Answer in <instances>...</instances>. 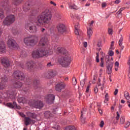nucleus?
Returning a JSON list of instances; mask_svg holds the SVG:
<instances>
[{"mask_svg": "<svg viewBox=\"0 0 130 130\" xmlns=\"http://www.w3.org/2000/svg\"><path fill=\"white\" fill-rule=\"evenodd\" d=\"M39 45L43 47L37 49L32 52L31 55L33 58H40L47 55V54L48 55L52 54V50L49 48V45H48V40L46 36H42Z\"/></svg>", "mask_w": 130, "mask_h": 130, "instance_id": "nucleus-1", "label": "nucleus"}, {"mask_svg": "<svg viewBox=\"0 0 130 130\" xmlns=\"http://www.w3.org/2000/svg\"><path fill=\"white\" fill-rule=\"evenodd\" d=\"M52 19V14L49 12L48 10H46L40 14L35 21L37 26H45V25H49L51 19Z\"/></svg>", "mask_w": 130, "mask_h": 130, "instance_id": "nucleus-2", "label": "nucleus"}, {"mask_svg": "<svg viewBox=\"0 0 130 130\" xmlns=\"http://www.w3.org/2000/svg\"><path fill=\"white\" fill-rule=\"evenodd\" d=\"M57 51L61 54H63L61 58H59L58 62L63 67H68L71 63V57L69 56V53L67 52V50L64 48L58 47L57 49Z\"/></svg>", "mask_w": 130, "mask_h": 130, "instance_id": "nucleus-3", "label": "nucleus"}, {"mask_svg": "<svg viewBox=\"0 0 130 130\" xmlns=\"http://www.w3.org/2000/svg\"><path fill=\"white\" fill-rule=\"evenodd\" d=\"M26 114L27 117H25L24 118V124L26 126H27L29 125V124H31V123H35V120H34V119H36V117H37L36 114H35V113L27 112Z\"/></svg>", "mask_w": 130, "mask_h": 130, "instance_id": "nucleus-4", "label": "nucleus"}, {"mask_svg": "<svg viewBox=\"0 0 130 130\" xmlns=\"http://www.w3.org/2000/svg\"><path fill=\"white\" fill-rule=\"evenodd\" d=\"M24 42L27 46H33L38 42V38L35 36H29L24 38Z\"/></svg>", "mask_w": 130, "mask_h": 130, "instance_id": "nucleus-5", "label": "nucleus"}, {"mask_svg": "<svg viewBox=\"0 0 130 130\" xmlns=\"http://www.w3.org/2000/svg\"><path fill=\"white\" fill-rule=\"evenodd\" d=\"M41 68V64H39V63H34L32 61H27L25 64V69H27L28 71H31L34 69L40 70Z\"/></svg>", "mask_w": 130, "mask_h": 130, "instance_id": "nucleus-6", "label": "nucleus"}, {"mask_svg": "<svg viewBox=\"0 0 130 130\" xmlns=\"http://www.w3.org/2000/svg\"><path fill=\"white\" fill-rule=\"evenodd\" d=\"M1 98L15 99V98H16V93L14 92H11L10 90H7L4 92H0V99Z\"/></svg>", "mask_w": 130, "mask_h": 130, "instance_id": "nucleus-7", "label": "nucleus"}, {"mask_svg": "<svg viewBox=\"0 0 130 130\" xmlns=\"http://www.w3.org/2000/svg\"><path fill=\"white\" fill-rule=\"evenodd\" d=\"M25 28L26 30H28L30 33H36L37 32V27L31 21L25 24Z\"/></svg>", "mask_w": 130, "mask_h": 130, "instance_id": "nucleus-8", "label": "nucleus"}, {"mask_svg": "<svg viewBox=\"0 0 130 130\" xmlns=\"http://www.w3.org/2000/svg\"><path fill=\"white\" fill-rule=\"evenodd\" d=\"M15 21H16L15 16H14V15H10L6 17L3 23L4 25L6 26H10V25L13 24Z\"/></svg>", "mask_w": 130, "mask_h": 130, "instance_id": "nucleus-9", "label": "nucleus"}, {"mask_svg": "<svg viewBox=\"0 0 130 130\" xmlns=\"http://www.w3.org/2000/svg\"><path fill=\"white\" fill-rule=\"evenodd\" d=\"M8 81V77L5 75L1 76L0 79V90H4L6 88V83Z\"/></svg>", "mask_w": 130, "mask_h": 130, "instance_id": "nucleus-10", "label": "nucleus"}, {"mask_svg": "<svg viewBox=\"0 0 130 130\" xmlns=\"http://www.w3.org/2000/svg\"><path fill=\"white\" fill-rule=\"evenodd\" d=\"M13 76L14 78L17 80L23 81V80L25 79V75H24V73L21 72L20 71H15L13 74Z\"/></svg>", "mask_w": 130, "mask_h": 130, "instance_id": "nucleus-11", "label": "nucleus"}, {"mask_svg": "<svg viewBox=\"0 0 130 130\" xmlns=\"http://www.w3.org/2000/svg\"><path fill=\"white\" fill-rule=\"evenodd\" d=\"M0 59L1 63L3 64L5 69H7V68H9V67L11 66L10 60H9V58L7 57H1Z\"/></svg>", "mask_w": 130, "mask_h": 130, "instance_id": "nucleus-12", "label": "nucleus"}, {"mask_svg": "<svg viewBox=\"0 0 130 130\" xmlns=\"http://www.w3.org/2000/svg\"><path fill=\"white\" fill-rule=\"evenodd\" d=\"M31 106L35 108H42L43 107V103L40 101H33L31 103Z\"/></svg>", "mask_w": 130, "mask_h": 130, "instance_id": "nucleus-13", "label": "nucleus"}, {"mask_svg": "<svg viewBox=\"0 0 130 130\" xmlns=\"http://www.w3.org/2000/svg\"><path fill=\"white\" fill-rule=\"evenodd\" d=\"M7 44L9 47H13V48L17 47V42H16V41L12 38H9L8 39V41H7Z\"/></svg>", "mask_w": 130, "mask_h": 130, "instance_id": "nucleus-14", "label": "nucleus"}, {"mask_svg": "<svg viewBox=\"0 0 130 130\" xmlns=\"http://www.w3.org/2000/svg\"><path fill=\"white\" fill-rule=\"evenodd\" d=\"M57 30L58 33L62 34V33H64V32L66 31V26L64 24H59L57 25Z\"/></svg>", "mask_w": 130, "mask_h": 130, "instance_id": "nucleus-15", "label": "nucleus"}, {"mask_svg": "<svg viewBox=\"0 0 130 130\" xmlns=\"http://www.w3.org/2000/svg\"><path fill=\"white\" fill-rule=\"evenodd\" d=\"M64 87H66V84L63 82H61L56 85L55 90L58 92H60L62 89H64Z\"/></svg>", "mask_w": 130, "mask_h": 130, "instance_id": "nucleus-16", "label": "nucleus"}, {"mask_svg": "<svg viewBox=\"0 0 130 130\" xmlns=\"http://www.w3.org/2000/svg\"><path fill=\"white\" fill-rule=\"evenodd\" d=\"M55 96L53 94H48L46 96V99L47 103H53L54 101Z\"/></svg>", "mask_w": 130, "mask_h": 130, "instance_id": "nucleus-17", "label": "nucleus"}, {"mask_svg": "<svg viewBox=\"0 0 130 130\" xmlns=\"http://www.w3.org/2000/svg\"><path fill=\"white\" fill-rule=\"evenodd\" d=\"M6 106L10 108H17V109H21V107L19 106H17V103L15 102H13V104L8 103L6 104Z\"/></svg>", "mask_w": 130, "mask_h": 130, "instance_id": "nucleus-18", "label": "nucleus"}, {"mask_svg": "<svg viewBox=\"0 0 130 130\" xmlns=\"http://www.w3.org/2000/svg\"><path fill=\"white\" fill-rule=\"evenodd\" d=\"M6 52V45L5 43L3 41H0V53L3 54Z\"/></svg>", "mask_w": 130, "mask_h": 130, "instance_id": "nucleus-19", "label": "nucleus"}, {"mask_svg": "<svg viewBox=\"0 0 130 130\" xmlns=\"http://www.w3.org/2000/svg\"><path fill=\"white\" fill-rule=\"evenodd\" d=\"M22 86H23V84H22L21 82L20 81L15 82L13 84V87H14V88H16V89H19L21 88Z\"/></svg>", "mask_w": 130, "mask_h": 130, "instance_id": "nucleus-20", "label": "nucleus"}, {"mask_svg": "<svg viewBox=\"0 0 130 130\" xmlns=\"http://www.w3.org/2000/svg\"><path fill=\"white\" fill-rule=\"evenodd\" d=\"M17 101L19 102V103H27V99L23 97H18L17 99Z\"/></svg>", "mask_w": 130, "mask_h": 130, "instance_id": "nucleus-21", "label": "nucleus"}, {"mask_svg": "<svg viewBox=\"0 0 130 130\" xmlns=\"http://www.w3.org/2000/svg\"><path fill=\"white\" fill-rule=\"evenodd\" d=\"M48 75L49 79H51V78H53V77H55V76L56 75V72L50 71L48 72Z\"/></svg>", "mask_w": 130, "mask_h": 130, "instance_id": "nucleus-22", "label": "nucleus"}, {"mask_svg": "<svg viewBox=\"0 0 130 130\" xmlns=\"http://www.w3.org/2000/svg\"><path fill=\"white\" fill-rule=\"evenodd\" d=\"M87 37L88 39H90V37L92 36V34H93V30H92V28L91 27L87 28Z\"/></svg>", "mask_w": 130, "mask_h": 130, "instance_id": "nucleus-23", "label": "nucleus"}, {"mask_svg": "<svg viewBox=\"0 0 130 130\" xmlns=\"http://www.w3.org/2000/svg\"><path fill=\"white\" fill-rule=\"evenodd\" d=\"M44 116L46 118H50L52 116V114L49 111H46L44 113Z\"/></svg>", "mask_w": 130, "mask_h": 130, "instance_id": "nucleus-24", "label": "nucleus"}, {"mask_svg": "<svg viewBox=\"0 0 130 130\" xmlns=\"http://www.w3.org/2000/svg\"><path fill=\"white\" fill-rule=\"evenodd\" d=\"M23 11L27 12L30 9V4L28 3H26L23 6Z\"/></svg>", "mask_w": 130, "mask_h": 130, "instance_id": "nucleus-25", "label": "nucleus"}, {"mask_svg": "<svg viewBox=\"0 0 130 130\" xmlns=\"http://www.w3.org/2000/svg\"><path fill=\"white\" fill-rule=\"evenodd\" d=\"M122 41H123V39L122 37H121L118 42L119 45L121 48V50H123V48H124V46H122Z\"/></svg>", "mask_w": 130, "mask_h": 130, "instance_id": "nucleus-26", "label": "nucleus"}, {"mask_svg": "<svg viewBox=\"0 0 130 130\" xmlns=\"http://www.w3.org/2000/svg\"><path fill=\"white\" fill-rule=\"evenodd\" d=\"M124 96L125 98H126V100L127 101H130V96H129V93L127 91H125L124 93Z\"/></svg>", "mask_w": 130, "mask_h": 130, "instance_id": "nucleus-27", "label": "nucleus"}, {"mask_svg": "<svg viewBox=\"0 0 130 130\" xmlns=\"http://www.w3.org/2000/svg\"><path fill=\"white\" fill-rule=\"evenodd\" d=\"M111 60H113V58H112V57H110V56L109 55L106 56V63H110L109 61H111Z\"/></svg>", "mask_w": 130, "mask_h": 130, "instance_id": "nucleus-28", "label": "nucleus"}, {"mask_svg": "<svg viewBox=\"0 0 130 130\" xmlns=\"http://www.w3.org/2000/svg\"><path fill=\"white\" fill-rule=\"evenodd\" d=\"M22 0H13L12 3L15 6H18V5H20V4L22 3Z\"/></svg>", "mask_w": 130, "mask_h": 130, "instance_id": "nucleus-29", "label": "nucleus"}, {"mask_svg": "<svg viewBox=\"0 0 130 130\" xmlns=\"http://www.w3.org/2000/svg\"><path fill=\"white\" fill-rule=\"evenodd\" d=\"M38 11H39V9L34 8L31 11V14L32 16H34L35 14H37L38 13Z\"/></svg>", "mask_w": 130, "mask_h": 130, "instance_id": "nucleus-30", "label": "nucleus"}, {"mask_svg": "<svg viewBox=\"0 0 130 130\" xmlns=\"http://www.w3.org/2000/svg\"><path fill=\"white\" fill-rule=\"evenodd\" d=\"M39 84V80L36 79L33 82V86L35 87V88L36 89L37 88V86Z\"/></svg>", "mask_w": 130, "mask_h": 130, "instance_id": "nucleus-31", "label": "nucleus"}, {"mask_svg": "<svg viewBox=\"0 0 130 130\" xmlns=\"http://www.w3.org/2000/svg\"><path fill=\"white\" fill-rule=\"evenodd\" d=\"M64 130H76V127L74 126H68L65 128Z\"/></svg>", "mask_w": 130, "mask_h": 130, "instance_id": "nucleus-32", "label": "nucleus"}, {"mask_svg": "<svg viewBox=\"0 0 130 130\" xmlns=\"http://www.w3.org/2000/svg\"><path fill=\"white\" fill-rule=\"evenodd\" d=\"M75 33L76 35H80V29H79V27H77V25H75Z\"/></svg>", "mask_w": 130, "mask_h": 130, "instance_id": "nucleus-33", "label": "nucleus"}, {"mask_svg": "<svg viewBox=\"0 0 130 130\" xmlns=\"http://www.w3.org/2000/svg\"><path fill=\"white\" fill-rule=\"evenodd\" d=\"M20 56L21 57H26L27 56V53L26 51H22L20 52Z\"/></svg>", "mask_w": 130, "mask_h": 130, "instance_id": "nucleus-34", "label": "nucleus"}, {"mask_svg": "<svg viewBox=\"0 0 130 130\" xmlns=\"http://www.w3.org/2000/svg\"><path fill=\"white\" fill-rule=\"evenodd\" d=\"M124 121H125V118H124V116H122L120 118V123L121 124H123Z\"/></svg>", "mask_w": 130, "mask_h": 130, "instance_id": "nucleus-35", "label": "nucleus"}, {"mask_svg": "<svg viewBox=\"0 0 130 130\" xmlns=\"http://www.w3.org/2000/svg\"><path fill=\"white\" fill-rule=\"evenodd\" d=\"M106 67L107 69H112L113 67V63H106Z\"/></svg>", "mask_w": 130, "mask_h": 130, "instance_id": "nucleus-36", "label": "nucleus"}, {"mask_svg": "<svg viewBox=\"0 0 130 130\" xmlns=\"http://www.w3.org/2000/svg\"><path fill=\"white\" fill-rule=\"evenodd\" d=\"M0 18L1 19H4L5 15H4V10L0 8Z\"/></svg>", "mask_w": 130, "mask_h": 130, "instance_id": "nucleus-37", "label": "nucleus"}, {"mask_svg": "<svg viewBox=\"0 0 130 130\" xmlns=\"http://www.w3.org/2000/svg\"><path fill=\"white\" fill-rule=\"evenodd\" d=\"M70 9L73 10H78V7L75 5H71L69 6Z\"/></svg>", "mask_w": 130, "mask_h": 130, "instance_id": "nucleus-38", "label": "nucleus"}, {"mask_svg": "<svg viewBox=\"0 0 130 130\" xmlns=\"http://www.w3.org/2000/svg\"><path fill=\"white\" fill-rule=\"evenodd\" d=\"M84 112H85V111H81V122L82 123H85V119H83V114H84Z\"/></svg>", "mask_w": 130, "mask_h": 130, "instance_id": "nucleus-39", "label": "nucleus"}, {"mask_svg": "<svg viewBox=\"0 0 130 130\" xmlns=\"http://www.w3.org/2000/svg\"><path fill=\"white\" fill-rule=\"evenodd\" d=\"M118 67H119V63H118V62L116 61L115 63V71H118Z\"/></svg>", "mask_w": 130, "mask_h": 130, "instance_id": "nucleus-40", "label": "nucleus"}, {"mask_svg": "<svg viewBox=\"0 0 130 130\" xmlns=\"http://www.w3.org/2000/svg\"><path fill=\"white\" fill-rule=\"evenodd\" d=\"M109 56H113L114 55V52L111 50H109L108 52Z\"/></svg>", "mask_w": 130, "mask_h": 130, "instance_id": "nucleus-41", "label": "nucleus"}, {"mask_svg": "<svg viewBox=\"0 0 130 130\" xmlns=\"http://www.w3.org/2000/svg\"><path fill=\"white\" fill-rule=\"evenodd\" d=\"M85 83H86L85 79H83L80 81V85L82 88L84 87Z\"/></svg>", "mask_w": 130, "mask_h": 130, "instance_id": "nucleus-42", "label": "nucleus"}, {"mask_svg": "<svg viewBox=\"0 0 130 130\" xmlns=\"http://www.w3.org/2000/svg\"><path fill=\"white\" fill-rule=\"evenodd\" d=\"M72 82H73V85H74V86H76L77 85V79L75 77H74L72 79Z\"/></svg>", "mask_w": 130, "mask_h": 130, "instance_id": "nucleus-43", "label": "nucleus"}, {"mask_svg": "<svg viewBox=\"0 0 130 130\" xmlns=\"http://www.w3.org/2000/svg\"><path fill=\"white\" fill-rule=\"evenodd\" d=\"M113 30L111 28L108 29V32L109 35H112Z\"/></svg>", "mask_w": 130, "mask_h": 130, "instance_id": "nucleus-44", "label": "nucleus"}, {"mask_svg": "<svg viewBox=\"0 0 130 130\" xmlns=\"http://www.w3.org/2000/svg\"><path fill=\"white\" fill-rule=\"evenodd\" d=\"M107 73L109 75L112 73V69L111 68H107Z\"/></svg>", "mask_w": 130, "mask_h": 130, "instance_id": "nucleus-45", "label": "nucleus"}, {"mask_svg": "<svg viewBox=\"0 0 130 130\" xmlns=\"http://www.w3.org/2000/svg\"><path fill=\"white\" fill-rule=\"evenodd\" d=\"M125 9V8H124V7H122V8H120V9H119V10L117 12V14H118V15L121 14V11H123Z\"/></svg>", "mask_w": 130, "mask_h": 130, "instance_id": "nucleus-46", "label": "nucleus"}, {"mask_svg": "<svg viewBox=\"0 0 130 130\" xmlns=\"http://www.w3.org/2000/svg\"><path fill=\"white\" fill-rule=\"evenodd\" d=\"M96 62H99V61H100V60H99V53H96Z\"/></svg>", "mask_w": 130, "mask_h": 130, "instance_id": "nucleus-47", "label": "nucleus"}, {"mask_svg": "<svg viewBox=\"0 0 130 130\" xmlns=\"http://www.w3.org/2000/svg\"><path fill=\"white\" fill-rule=\"evenodd\" d=\"M117 116L116 117V119L117 120H119V117H120V115H119V113L118 112H116Z\"/></svg>", "mask_w": 130, "mask_h": 130, "instance_id": "nucleus-48", "label": "nucleus"}, {"mask_svg": "<svg viewBox=\"0 0 130 130\" xmlns=\"http://www.w3.org/2000/svg\"><path fill=\"white\" fill-rule=\"evenodd\" d=\"M114 45V42H112L110 49H114V47H113Z\"/></svg>", "mask_w": 130, "mask_h": 130, "instance_id": "nucleus-49", "label": "nucleus"}, {"mask_svg": "<svg viewBox=\"0 0 130 130\" xmlns=\"http://www.w3.org/2000/svg\"><path fill=\"white\" fill-rule=\"evenodd\" d=\"M19 114L20 116H21V117H24V118L26 117V115H25L22 112H19Z\"/></svg>", "mask_w": 130, "mask_h": 130, "instance_id": "nucleus-50", "label": "nucleus"}, {"mask_svg": "<svg viewBox=\"0 0 130 130\" xmlns=\"http://www.w3.org/2000/svg\"><path fill=\"white\" fill-rule=\"evenodd\" d=\"M93 24H94V21H92L90 23H89V28L92 29V27H93Z\"/></svg>", "mask_w": 130, "mask_h": 130, "instance_id": "nucleus-51", "label": "nucleus"}, {"mask_svg": "<svg viewBox=\"0 0 130 130\" xmlns=\"http://www.w3.org/2000/svg\"><path fill=\"white\" fill-rule=\"evenodd\" d=\"M105 98L106 99V101H109V99L108 98V93L105 94Z\"/></svg>", "mask_w": 130, "mask_h": 130, "instance_id": "nucleus-52", "label": "nucleus"}, {"mask_svg": "<svg viewBox=\"0 0 130 130\" xmlns=\"http://www.w3.org/2000/svg\"><path fill=\"white\" fill-rule=\"evenodd\" d=\"M93 91L95 94L98 93V88H97V87H95L93 89Z\"/></svg>", "mask_w": 130, "mask_h": 130, "instance_id": "nucleus-53", "label": "nucleus"}, {"mask_svg": "<svg viewBox=\"0 0 130 130\" xmlns=\"http://www.w3.org/2000/svg\"><path fill=\"white\" fill-rule=\"evenodd\" d=\"M100 125L101 127H103V126L104 125V121H101Z\"/></svg>", "mask_w": 130, "mask_h": 130, "instance_id": "nucleus-54", "label": "nucleus"}, {"mask_svg": "<svg viewBox=\"0 0 130 130\" xmlns=\"http://www.w3.org/2000/svg\"><path fill=\"white\" fill-rule=\"evenodd\" d=\"M118 93V89H116L114 92V95H117Z\"/></svg>", "mask_w": 130, "mask_h": 130, "instance_id": "nucleus-55", "label": "nucleus"}, {"mask_svg": "<svg viewBox=\"0 0 130 130\" xmlns=\"http://www.w3.org/2000/svg\"><path fill=\"white\" fill-rule=\"evenodd\" d=\"M90 85H88L86 88V93H89V91L90 90Z\"/></svg>", "mask_w": 130, "mask_h": 130, "instance_id": "nucleus-56", "label": "nucleus"}, {"mask_svg": "<svg viewBox=\"0 0 130 130\" xmlns=\"http://www.w3.org/2000/svg\"><path fill=\"white\" fill-rule=\"evenodd\" d=\"M130 125V122H126V125L125 126V127H128V126H129Z\"/></svg>", "mask_w": 130, "mask_h": 130, "instance_id": "nucleus-57", "label": "nucleus"}, {"mask_svg": "<svg viewBox=\"0 0 130 130\" xmlns=\"http://www.w3.org/2000/svg\"><path fill=\"white\" fill-rule=\"evenodd\" d=\"M106 3L104 2L102 4V8H105V7H106Z\"/></svg>", "mask_w": 130, "mask_h": 130, "instance_id": "nucleus-58", "label": "nucleus"}, {"mask_svg": "<svg viewBox=\"0 0 130 130\" xmlns=\"http://www.w3.org/2000/svg\"><path fill=\"white\" fill-rule=\"evenodd\" d=\"M83 46H84L85 47H87V46H88V44L86 42H83Z\"/></svg>", "mask_w": 130, "mask_h": 130, "instance_id": "nucleus-59", "label": "nucleus"}, {"mask_svg": "<svg viewBox=\"0 0 130 130\" xmlns=\"http://www.w3.org/2000/svg\"><path fill=\"white\" fill-rule=\"evenodd\" d=\"M47 67L49 68L50 67H52V64H51V62L48 63L47 64Z\"/></svg>", "mask_w": 130, "mask_h": 130, "instance_id": "nucleus-60", "label": "nucleus"}, {"mask_svg": "<svg viewBox=\"0 0 130 130\" xmlns=\"http://www.w3.org/2000/svg\"><path fill=\"white\" fill-rule=\"evenodd\" d=\"M23 90L24 92H27L28 91V90H29V88L26 87V88H23Z\"/></svg>", "mask_w": 130, "mask_h": 130, "instance_id": "nucleus-61", "label": "nucleus"}, {"mask_svg": "<svg viewBox=\"0 0 130 130\" xmlns=\"http://www.w3.org/2000/svg\"><path fill=\"white\" fill-rule=\"evenodd\" d=\"M41 31L42 33H44V32H45V28H41Z\"/></svg>", "mask_w": 130, "mask_h": 130, "instance_id": "nucleus-62", "label": "nucleus"}, {"mask_svg": "<svg viewBox=\"0 0 130 130\" xmlns=\"http://www.w3.org/2000/svg\"><path fill=\"white\" fill-rule=\"evenodd\" d=\"M115 3V4H119V3H120V0H116Z\"/></svg>", "mask_w": 130, "mask_h": 130, "instance_id": "nucleus-63", "label": "nucleus"}, {"mask_svg": "<svg viewBox=\"0 0 130 130\" xmlns=\"http://www.w3.org/2000/svg\"><path fill=\"white\" fill-rule=\"evenodd\" d=\"M127 105H128V107H129V108H130V101H127Z\"/></svg>", "mask_w": 130, "mask_h": 130, "instance_id": "nucleus-64", "label": "nucleus"}]
</instances>
